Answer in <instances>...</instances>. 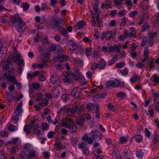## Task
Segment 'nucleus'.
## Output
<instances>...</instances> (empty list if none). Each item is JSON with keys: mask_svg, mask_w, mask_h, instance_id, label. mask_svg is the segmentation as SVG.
<instances>
[{"mask_svg": "<svg viewBox=\"0 0 159 159\" xmlns=\"http://www.w3.org/2000/svg\"><path fill=\"white\" fill-rule=\"evenodd\" d=\"M157 33H149L148 35V37L149 39H154V38L157 36Z\"/></svg>", "mask_w": 159, "mask_h": 159, "instance_id": "obj_38", "label": "nucleus"}, {"mask_svg": "<svg viewBox=\"0 0 159 159\" xmlns=\"http://www.w3.org/2000/svg\"><path fill=\"white\" fill-rule=\"evenodd\" d=\"M29 153L27 155V158L31 159L34 157L36 155V152L34 149L29 150Z\"/></svg>", "mask_w": 159, "mask_h": 159, "instance_id": "obj_12", "label": "nucleus"}, {"mask_svg": "<svg viewBox=\"0 0 159 159\" xmlns=\"http://www.w3.org/2000/svg\"><path fill=\"white\" fill-rule=\"evenodd\" d=\"M154 98L153 99L154 102H155V100H156L158 102H159V92L155 93L154 94Z\"/></svg>", "mask_w": 159, "mask_h": 159, "instance_id": "obj_39", "label": "nucleus"}, {"mask_svg": "<svg viewBox=\"0 0 159 159\" xmlns=\"http://www.w3.org/2000/svg\"><path fill=\"white\" fill-rule=\"evenodd\" d=\"M91 118V115L88 113H84L81 115L79 121H80V124H82L84 121L89 120Z\"/></svg>", "mask_w": 159, "mask_h": 159, "instance_id": "obj_7", "label": "nucleus"}, {"mask_svg": "<svg viewBox=\"0 0 159 159\" xmlns=\"http://www.w3.org/2000/svg\"><path fill=\"white\" fill-rule=\"evenodd\" d=\"M70 111V108H67L65 107H64L61 108L58 111V113L60 114L61 112H63L64 114H66V113H68Z\"/></svg>", "mask_w": 159, "mask_h": 159, "instance_id": "obj_17", "label": "nucleus"}, {"mask_svg": "<svg viewBox=\"0 0 159 159\" xmlns=\"http://www.w3.org/2000/svg\"><path fill=\"white\" fill-rule=\"evenodd\" d=\"M20 159H26V157H27V154L26 152L24 151L20 152Z\"/></svg>", "mask_w": 159, "mask_h": 159, "instance_id": "obj_43", "label": "nucleus"}, {"mask_svg": "<svg viewBox=\"0 0 159 159\" xmlns=\"http://www.w3.org/2000/svg\"><path fill=\"white\" fill-rule=\"evenodd\" d=\"M136 157L139 159H142L143 156V152L142 150H138L136 152Z\"/></svg>", "mask_w": 159, "mask_h": 159, "instance_id": "obj_23", "label": "nucleus"}, {"mask_svg": "<svg viewBox=\"0 0 159 159\" xmlns=\"http://www.w3.org/2000/svg\"><path fill=\"white\" fill-rule=\"evenodd\" d=\"M61 125L67 128L69 132L71 133L75 132L77 129L76 125L73 124V120L69 116L66 118V120L62 122Z\"/></svg>", "mask_w": 159, "mask_h": 159, "instance_id": "obj_3", "label": "nucleus"}, {"mask_svg": "<svg viewBox=\"0 0 159 159\" xmlns=\"http://www.w3.org/2000/svg\"><path fill=\"white\" fill-rule=\"evenodd\" d=\"M98 5L97 4H95L93 6V10L95 12V14H93L94 15L96 16V15L97 14L98 12Z\"/></svg>", "mask_w": 159, "mask_h": 159, "instance_id": "obj_51", "label": "nucleus"}, {"mask_svg": "<svg viewBox=\"0 0 159 159\" xmlns=\"http://www.w3.org/2000/svg\"><path fill=\"white\" fill-rule=\"evenodd\" d=\"M2 69L4 71H7L8 74L5 72L2 76V80L11 82L13 84L17 86L19 85V83L16 79V76L13 75L15 72V69L13 65L9 63L7 60L2 66Z\"/></svg>", "mask_w": 159, "mask_h": 159, "instance_id": "obj_1", "label": "nucleus"}, {"mask_svg": "<svg viewBox=\"0 0 159 159\" xmlns=\"http://www.w3.org/2000/svg\"><path fill=\"white\" fill-rule=\"evenodd\" d=\"M98 68V64L96 63H94L91 65L90 69L93 70H95Z\"/></svg>", "mask_w": 159, "mask_h": 159, "instance_id": "obj_49", "label": "nucleus"}, {"mask_svg": "<svg viewBox=\"0 0 159 159\" xmlns=\"http://www.w3.org/2000/svg\"><path fill=\"white\" fill-rule=\"evenodd\" d=\"M71 144L74 147H76L78 142V139L75 137H73L70 139Z\"/></svg>", "mask_w": 159, "mask_h": 159, "instance_id": "obj_22", "label": "nucleus"}, {"mask_svg": "<svg viewBox=\"0 0 159 159\" xmlns=\"http://www.w3.org/2000/svg\"><path fill=\"white\" fill-rule=\"evenodd\" d=\"M150 25L149 24H144L142 27V31L143 32L147 31L150 28Z\"/></svg>", "mask_w": 159, "mask_h": 159, "instance_id": "obj_33", "label": "nucleus"}, {"mask_svg": "<svg viewBox=\"0 0 159 159\" xmlns=\"http://www.w3.org/2000/svg\"><path fill=\"white\" fill-rule=\"evenodd\" d=\"M11 143L15 145H19L21 143V139L19 137L13 139L11 141Z\"/></svg>", "mask_w": 159, "mask_h": 159, "instance_id": "obj_13", "label": "nucleus"}, {"mask_svg": "<svg viewBox=\"0 0 159 159\" xmlns=\"http://www.w3.org/2000/svg\"><path fill=\"white\" fill-rule=\"evenodd\" d=\"M106 64V62L103 59H101L98 65V68L101 70L104 69Z\"/></svg>", "mask_w": 159, "mask_h": 159, "instance_id": "obj_15", "label": "nucleus"}, {"mask_svg": "<svg viewBox=\"0 0 159 159\" xmlns=\"http://www.w3.org/2000/svg\"><path fill=\"white\" fill-rule=\"evenodd\" d=\"M42 94L41 93H38L36 95V99L38 101H41L42 99Z\"/></svg>", "mask_w": 159, "mask_h": 159, "instance_id": "obj_44", "label": "nucleus"}, {"mask_svg": "<svg viewBox=\"0 0 159 159\" xmlns=\"http://www.w3.org/2000/svg\"><path fill=\"white\" fill-rule=\"evenodd\" d=\"M149 67L150 69L152 70L154 67V61L153 59H151L150 61Z\"/></svg>", "mask_w": 159, "mask_h": 159, "instance_id": "obj_57", "label": "nucleus"}, {"mask_svg": "<svg viewBox=\"0 0 159 159\" xmlns=\"http://www.w3.org/2000/svg\"><path fill=\"white\" fill-rule=\"evenodd\" d=\"M20 6L23 8L24 11L28 10L29 7V5L27 3H23L21 4Z\"/></svg>", "mask_w": 159, "mask_h": 159, "instance_id": "obj_34", "label": "nucleus"}, {"mask_svg": "<svg viewBox=\"0 0 159 159\" xmlns=\"http://www.w3.org/2000/svg\"><path fill=\"white\" fill-rule=\"evenodd\" d=\"M113 32L112 31L109 30L107 32H103L100 37V39L103 40L105 39L107 40H110L112 39L113 36Z\"/></svg>", "mask_w": 159, "mask_h": 159, "instance_id": "obj_4", "label": "nucleus"}, {"mask_svg": "<svg viewBox=\"0 0 159 159\" xmlns=\"http://www.w3.org/2000/svg\"><path fill=\"white\" fill-rule=\"evenodd\" d=\"M22 106V102H20V103L17 105L16 108V111L15 113L16 115H20V114L23 112V111L21 108V107Z\"/></svg>", "mask_w": 159, "mask_h": 159, "instance_id": "obj_10", "label": "nucleus"}, {"mask_svg": "<svg viewBox=\"0 0 159 159\" xmlns=\"http://www.w3.org/2000/svg\"><path fill=\"white\" fill-rule=\"evenodd\" d=\"M63 82L66 85H67L73 83L72 80L70 78V77H65L63 80Z\"/></svg>", "mask_w": 159, "mask_h": 159, "instance_id": "obj_18", "label": "nucleus"}, {"mask_svg": "<svg viewBox=\"0 0 159 159\" xmlns=\"http://www.w3.org/2000/svg\"><path fill=\"white\" fill-rule=\"evenodd\" d=\"M79 88L78 87L74 88L72 90L71 95L75 98L79 99L80 98L79 92L78 91Z\"/></svg>", "mask_w": 159, "mask_h": 159, "instance_id": "obj_9", "label": "nucleus"}, {"mask_svg": "<svg viewBox=\"0 0 159 159\" xmlns=\"http://www.w3.org/2000/svg\"><path fill=\"white\" fill-rule=\"evenodd\" d=\"M80 75V73L79 71L78 70H75L74 73L72 74V77L75 80H77Z\"/></svg>", "mask_w": 159, "mask_h": 159, "instance_id": "obj_27", "label": "nucleus"}, {"mask_svg": "<svg viewBox=\"0 0 159 159\" xmlns=\"http://www.w3.org/2000/svg\"><path fill=\"white\" fill-rule=\"evenodd\" d=\"M20 56V55L19 54H15L12 57V60L15 62H16L19 61Z\"/></svg>", "mask_w": 159, "mask_h": 159, "instance_id": "obj_32", "label": "nucleus"}, {"mask_svg": "<svg viewBox=\"0 0 159 159\" xmlns=\"http://www.w3.org/2000/svg\"><path fill=\"white\" fill-rule=\"evenodd\" d=\"M121 46V45L120 44L117 46L115 45L111 46L109 48V52H114L116 51L117 52H119L120 48Z\"/></svg>", "mask_w": 159, "mask_h": 159, "instance_id": "obj_11", "label": "nucleus"}, {"mask_svg": "<svg viewBox=\"0 0 159 159\" xmlns=\"http://www.w3.org/2000/svg\"><path fill=\"white\" fill-rule=\"evenodd\" d=\"M86 143L82 142L80 143L78 145V147L79 149H84L86 148Z\"/></svg>", "mask_w": 159, "mask_h": 159, "instance_id": "obj_30", "label": "nucleus"}, {"mask_svg": "<svg viewBox=\"0 0 159 159\" xmlns=\"http://www.w3.org/2000/svg\"><path fill=\"white\" fill-rule=\"evenodd\" d=\"M111 3L109 2H105L101 5V7L102 9H107L110 8Z\"/></svg>", "mask_w": 159, "mask_h": 159, "instance_id": "obj_21", "label": "nucleus"}, {"mask_svg": "<svg viewBox=\"0 0 159 159\" xmlns=\"http://www.w3.org/2000/svg\"><path fill=\"white\" fill-rule=\"evenodd\" d=\"M31 126L29 125H26L24 128V131L25 133H27L28 134H29L30 133V130Z\"/></svg>", "mask_w": 159, "mask_h": 159, "instance_id": "obj_45", "label": "nucleus"}, {"mask_svg": "<svg viewBox=\"0 0 159 159\" xmlns=\"http://www.w3.org/2000/svg\"><path fill=\"white\" fill-rule=\"evenodd\" d=\"M130 37H132L135 34V29L134 28H132L130 29V33L129 34Z\"/></svg>", "mask_w": 159, "mask_h": 159, "instance_id": "obj_48", "label": "nucleus"}, {"mask_svg": "<svg viewBox=\"0 0 159 159\" xmlns=\"http://www.w3.org/2000/svg\"><path fill=\"white\" fill-rule=\"evenodd\" d=\"M56 46L54 44L50 45L48 48V51L49 52H52L55 51L56 49Z\"/></svg>", "mask_w": 159, "mask_h": 159, "instance_id": "obj_35", "label": "nucleus"}, {"mask_svg": "<svg viewBox=\"0 0 159 159\" xmlns=\"http://www.w3.org/2000/svg\"><path fill=\"white\" fill-rule=\"evenodd\" d=\"M70 45L73 48L72 50H74L78 48V46L74 42H71L70 43Z\"/></svg>", "mask_w": 159, "mask_h": 159, "instance_id": "obj_55", "label": "nucleus"}, {"mask_svg": "<svg viewBox=\"0 0 159 159\" xmlns=\"http://www.w3.org/2000/svg\"><path fill=\"white\" fill-rule=\"evenodd\" d=\"M43 130H47L49 129V125L46 122L43 123L42 124Z\"/></svg>", "mask_w": 159, "mask_h": 159, "instance_id": "obj_37", "label": "nucleus"}, {"mask_svg": "<svg viewBox=\"0 0 159 159\" xmlns=\"http://www.w3.org/2000/svg\"><path fill=\"white\" fill-rule=\"evenodd\" d=\"M57 81V79L55 75H53L51 76L50 82L52 84H54Z\"/></svg>", "mask_w": 159, "mask_h": 159, "instance_id": "obj_42", "label": "nucleus"}, {"mask_svg": "<svg viewBox=\"0 0 159 159\" xmlns=\"http://www.w3.org/2000/svg\"><path fill=\"white\" fill-rule=\"evenodd\" d=\"M52 27L57 28L58 29L61 27V24L59 22L58 20L55 19L52 22Z\"/></svg>", "mask_w": 159, "mask_h": 159, "instance_id": "obj_14", "label": "nucleus"}, {"mask_svg": "<svg viewBox=\"0 0 159 159\" xmlns=\"http://www.w3.org/2000/svg\"><path fill=\"white\" fill-rule=\"evenodd\" d=\"M11 21L12 27H15L18 32H22L25 30V24L18 14H15L11 18Z\"/></svg>", "mask_w": 159, "mask_h": 159, "instance_id": "obj_2", "label": "nucleus"}, {"mask_svg": "<svg viewBox=\"0 0 159 159\" xmlns=\"http://www.w3.org/2000/svg\"><path fill=\"white\" fill-rule=\"evenodd\" d=\"M68 59V57L66 55L62 54L57 58V61L59 62H63Z\"/></svg>", "mask_w": 159, "mask_h": 159, "instance_id": "obj_16", "label": "nucleus"}, {"mask_svg": "<svg viewBox=\"0 0 159 159\" xmlns=\"http://www.w3.org/2000/svg\"><path fill=\"white\" fill-rule=\"evenodd\" d=\"M134 138L135 139V141L138 143H140L143 140L142 136L139 134H137L135 135Z\"/></svg>", "mask_w": 159, "mask_h": 159, "instance_id": "obj_29", "label": "nucleus"}, {"mask_svg": "<svg viewBox=\"0 0 159 159\" xmlns=\"http://www.w3.org/2000/svg\"><path fill=\"white\" fill-rule=\"evenodd\" d=\"M82 153L86 157L88 156L89 155V150L87 148L83 150Z\"/></svg>", "mask_w": 159, "mask_h": 159, "instance_id": "obj_47", "label": "nucleus"}, {"mask_svg": "<svg viewBox=\"0 0 159 159\" xmlns=\"http://www.w3.org/2000/svg\"><path fill=\"white\" fill-rule=\"evenodd\" d=\"M8 129L9 130L13 131L15 130L16 127L12 124H11L8 126Z\"/></svg>", "mask_w": 159, "mask_h": 159, "instance_id": "obj_60", "label": "nucleus"}, {"mask_svg": "<svg viewBox=\"0 0 159 159\" xmlns=\"http://www.w3.org/2000/svg\"><path fill=\"white\" fill-rule=\"evenodd\" d=\"M92 153L97 159H101L102 156L100 154L102 152V151L101 148H94L92 150Z\"/></svg>", "mask_w": 159, "mask_h": 159, "instance_id": "obj_6", "label": "nucleus"}, {"mask_svg": "<svg viewBox=\"0 0 159 159\" xmlns=\"http://www.w3.org/2000/svg\"><path fill=\"white\" fill-rule=\"evenodd\" d=\"M117 96L118 97L123 98L126 96V94L125 93L120 92L117 93Z\"/></svg>", "mask_w": 159, "mask_h": 159, "instance_id": "obj_59", "label": "nucleus"}, {"mask_svg": "<svg viewBox=\"0 0 159 159\" xmlns=\"http://www.w3.org/2000/svg\"><path fill=\"white\" fill-rule=\"evenodd\" d=\"M94 140L93 139V138L92 136H90L89 135H88V139L87 141V142L89 144H91L92 143L93 140Z\"/></svg>", "mask_w": 159, "mask_h": 159, "instance_id": "obj_64", "label": "nucleus"}, {"mask_svg": "<svg viewBox=\"0 0 159 159\" xmlns=\"http://www.w3.org/2000/svg\"><path fill=\"white\" fill-rule=\"evenodd\" d=\"M60 33L63 36L66 37L68 35V33L66 30L61 27L58 30Z\"/></svg>", "mask_w": 159, "mask_h": 159, "instance_id": "obj_19", "label": "nucleus"}, {"mask_svg": "<svg viewBox=\"0 0 159 159\" xmlns=\"http://www.w3.org/2000/svg\"><path fill=\"white\" fill-rule=\"evenodd\" d=\"M85 22L83 21H80L78 22L77 24V29L80 30L83 29L85 26Z\"/></svg>", "mask_w": 159, "mask_h": 159, "instance_id": "obj_24", "label": "nucleus"}, {"mask_svg": "<svg viewBox=\"0 0 159 159\" xmlns=\"http://www.w3.org/2000/svg\"><path fill=\"white\" fill-rule=\"evenodd\" d=\"M32 86L34 89H37L40 87V85L38 83H33L32 84Z\"/></svg>", "mask_w": 159, "mask_h": 159, "instance_id": "obj_61", "label": "nucleus"}, {"mask_svg": "<svg viewBox=\"0 0 159 159\" xmlns=\"http://www.w3.org/2000/svg\"><path fill=\"white\" fill-rule=\"evenodd\" d=\"M120 73L122 75L124 76H126L128 75L129 73L128 70L126 68L122 70H120L119 71Z\"/></svg>", "mask_w": 159, "mask_h": 159, "instance_id": "obj_31", "label": "nucleus"}, {"mask_svg": "<svg viewBox=\"0 0 159 159\" xmlns=\"http://www.w3.org/2000/svg\"><path fill=\"white\" fill-rule=\"evenodd\" d=\"M78 107L77 106H74L71 109H70V111L69 112V113L71 112L72 113H74L78 110ZM68 113H69V112Z\"/></svg>", "mask_w": 159, "mask_h": 159, "instance_id": "obj_56", "label": "nucleus"}, {"mask_svg": "<svg viewBox=\"0 0 159 159\" xmlns=\"http://www.w3.org/2000/svg\"><path fill=\"white\" fill-rule=\"evenodd\" d=\"M55 134H56L55 132L52 131H49L47 135L48 138L49 139H52L53 137V135Z\"/></svg>", "mask_w": 159, "mask_h": 159, "instance_id": "obj_54", "label": "nucleus"}, {"mask_svg": "<svg viewBox=\"0 0 159 159\" xmlns=\"http://www.w3.org/2000/svg\"><path fill=\"white\" fill-rule=\"evenodd\" d=\"M92 49V48L90 47L86 48L85 54L86 56L88 57L91 55Z\"/></svg>", "mask_w": 159, "mask_h": 159, "instance_id": "obj_28", "label": "nucleus"}, {"mask_svg": "<svg viewBox=\"0 0 159 159\" xmlns=\"http://www.w3.org/2000/svg\"><path fill=\"white\" fill-rule=\"evenodd\" d=\"M89 135L93 137L94 140H99L102 137V134L98 131H92L90 133Z\"/></svg>", "mask_w": 159, "mask_h": 159, "instance_id": "obj_5", "label": "nucleus"}, {"mask_svg": "<svg viewBox=\"0 0 159 159\" xmlns=\"http://www.w3.org/2000/svg\"><path fill=\"white\" fill-rule=\"evenodd\" d=\"M128 138V136H121L119 139V143L121 144L126 143L127 142Z\"/></svg>", "mask_w": 159, "mask_h": 159, "instance_id": "obj_25", "label": "nucleus"}, {"mask_svg": "<svg viewBox=\"0 0 159 159\" xmlns=\"http://www.w3.org/2000/svg\"><path fill=\"white\" fill-rule=\"evenodd\" d=\"M154 104L155 105V107L157 111L159 113V102H158L157 100H155V102H154Z\"/></svg>", "mask_w": 159, "mask_h": 159, "instance_id": "obj_53", "label": "nucleus"}, {"mask_svg": "<svg viewBox=\"0 0 159 159\" xmlns=\"http://www.w3.org/2000/svg\"><path fill=\"white\" fill-rule=\"evenodd\" d=\"M120 85V82L118 81H114L112 80L108 81L107 84V87L110 88V87H118Z\"/></svg>", "mask_w": 159, "mask_h": 159, "instance_id": "obj_8", "label": "nucleus"}, {"mask_svg": "<svg viewBox=\"0 0 159 159\" xmlns=\"http://www.w3.org/2000/svg\"><path fill=\"white\" fill-rule=\"evenodd\" d=\"M154 109L153 108L151 107H149V109L148 111V112L149 114V115L151 117H153L154 116V113L153 111Z\"/></svg>", "mask_w": 159, "mask_h": 159, "instance_id": "obj_41", "label": "nucleus"}, {"mask_svg": "<svg viewBox=\"0 0 159 159\" xmlns=\"http://www.w3.org/2000/svg\"><path fill=\"white\" fill-rule=\"evenodd\" d=\"M54 145L55 146V148L57 150H60L66 147L65 145L62 146L61 143L56 142L54 143Z\"/></svg>", "mask_w": 159, "mask_h": 159, "instance_id": "obj_20", "label": "nucleus"}, {"mask_svg": "<svg viewBox=\"0 0 159 159\" xmlns=\"http://www.w3.org/2000/svg\"><path fill=\"white\" fill-rule=\"evenodd\" d=\"M138 13V11H134L129 13V16L131 17H133L135 16Z\"/></svg>", "mask_w": 159, "mask_h": 159, "instance_id": "obj_52", "label": "nucleus"}, {"mask_svg": "<svg viewBox=\"0 0 159 159\" xmlns=\"http://www.w3.org/2000/svg\"><path fill=\"white\" fill-rule=\"evenodd\" d=\"M86 107L87 109L91 110L94 109V105L93 103H89L88 104Z\"/></svg>", "mask_w": 159, "mask_h": 159, "instance_id": "obj_50", "label": "nucleus"}, {"mask_svg": "<svg viewBox=\"0 0 159 159\" xmlns=\"http://www.w3.org/2000/svg\"><path fill=\"white\" fill-rule=\"evenodd\" d=\"M96 16L95 15L94 16L93 15L92 16V19L91 20V22H92L91 25L92 26L95 27L96 26V22L94 19L95 18Z\"/></svg>", "mask_w": 159, "mask_h": 159, "instance_id": "obj_40", "label": "nucleus"}, {"mask_svg": "<svg viewBox=\"0 0 159 159\" xmlns=\"http://www.w3.org/2000/svg\"><path fill=\"white\" fill-rule=\"evenodd\" d=\"M19 151V149L17 147L14 148H12L11 151V153L12 154H16L17 152Z\"/></svg>", "mask_w": 159, "mask_h": 159, "instance_id": "obj_63", "label": "nucleus"}, {"mask_svg": "<svg viewBox=\"0 0 159 159\" xmlns=\"http://www.w3.org/2000/svg\"><path fill=\"white\" fill-rule=\"evenodd\" d=\"M153 142L155 144H156L159 141V137L157 135H154L153 136Z\"/></svg>", "mask_w": 159, "mask_h": 159, "instance_id": "obj_62", "label": "nucleus"}, {"mask_svg": "<svg viewBox=\"0 0 159 159\" xmlns=\"http://www.w3.org/2000/svg\"><path fill=\"white\" fill-rule=\"evenodd\" d=\"M126 23V19L125 17H123L122 18L121 22L120 23V26H123Z\"/></svg>", "mask_w": 159, "mask_h": 159, "instance_id": "obj_58", "label": "nucleus"}, {"mask_svg": "<svg viewBox=\"0 0 159 159\" xmlns=\"http://www.w3.org/2000/svg\"><path fill=\"white\" fill-rule=\"evenodd\" d=\"M48 100L46 98L43 99L42 102L39 103V105L42 107L47 106L48 105Z\"/></svg>", "mask_w": 159, "mask_h": 159, "instance_id": "obj_26", "label": "nucleus"}, {"mask_svg": "<svg viewBox=\"0 0 159 159\" xmlns=\"http://www.w3.org/2000/svg\"><path fill=\"white\" fill-rule=\"evenodd\" d=\"M61 98L63 101H66L69 99V96L67 94H62Z\"/></svg>", "mask_w": 159, "mask_h": 159, "instance_id": "obj_36", "label": "nucleus"}, {"mask_svg": "<svg viewBox=\"0 0 159 159\" xmlns=\"http://www.w3.org/2000/svg\"><path fill=\"white\" fill-rule=\"evenodd\" d=\"M19 117L18 115H16L12 117V122L14 123H17L19 120Z\"/></svg>", "mask_w": 159, "mask_h": 159, "instance_id": "obj_46", "label": "nucleus"}]
</instances>
